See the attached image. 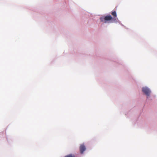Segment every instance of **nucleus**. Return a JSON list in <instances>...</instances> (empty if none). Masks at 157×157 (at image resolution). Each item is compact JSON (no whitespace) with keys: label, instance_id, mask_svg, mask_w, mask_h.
Returning a JSON list of instances; mask_svg holds the SVG:
<instances>
[{"label":"nucleus","instance_id":"nucleus-1","mask_svg":"<svg viewBox=\"0 0 157 157\" xmlns=\"http://www.w3.org/2000/svg\"><path fill=\"white\" fill-rule=\"evenodd\" d=\"M101 22L104 23H106L108 21H111L112 23L116 22V19L115 18H113L111 16L108 15L106 16L102 17L100 18Z\"/></svg>","mask_w":157,"mask_h":157},{"label":"nucleus","instance_id":"nucleus-2","mask_svg":"<svg viewBox=\"0 0 157 157\" xmlns=\"http://www.w3.org/2000/svg\"><path fill=\"white\" fill-rule=\"evenodd\" d=\"M142 91L147 97H148L150 95L151 92L150 90L147 87H143L142 89Z\"/></svg>","mask_w":157,"mask_h":157},{"label":"nucleus","instance_id":"nucleus-3","mask_svg":"<svg viewBox=\"0 0 157 157\" xmlns=\"http://www.w3.org/2000/svg\"><path fill=\"white\" fill-rule=\"evenodd\" d=\"M79 149L80 152L81 154H82L83 153L84 151L86 150V147L84 144H82L80 145Z\"/></svg>","mask_w":157,"mask_h":157},{"label":"nucleus","instance_id":"nucleus-4","mask_svg":"<svg viewBox=\"0 0 157 157\" xmlns=\"http://www.w3.org/2000/svg\"><path fill=\"white\" fill-rule=\"evenodd\" d=\"M111 14L113 16V18H115L116 19V22L117 21V13L116 11H114L112 12Z\"/></svg>","mask_w":157,"mask_h":157},{"label":"nucleus","instance_id":"nucleus-5","mask_svg":"<svg viewBox=\"0 0 157 157\" xmlns=\"http://www.w3.org/2000/svg\"><path fill=\"white\" fill-rule=\"evenodd\" d=\"M64 157H75V156L73 154H70L66 155Z\"/></svg>","mask_w":157,"mask_h":157}]
</instances>
